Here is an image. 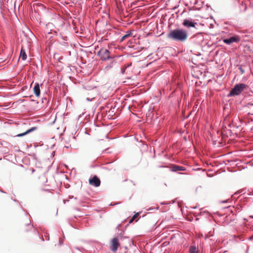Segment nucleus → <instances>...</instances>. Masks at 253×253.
<instances>
[{
	"label": "nucleus",
	"mask_w": 253,
	"mask_h": 253,
	"mask_svg": "<svg viewBox=\"0 0 253 253\" xmlns=\"http://www.w3.org/2000/svg\"><path fill=\"white\" fill-rule=\"evenodd\" d=\"M185 170V168L184 167L178 166H173L171 168V171H177L179 170L183 171Z\"/></svg>",
	"instance_id": "1a4fd4ad"
},
{
	"label": "nucleus",
	"mask_w": 253,
	"mask_h": 253,
	"mask_svg": "<svg viewBox=\"0 0 253 253\" xmlns=\"http://www.w3.org/2000/svg\"><path fill=\"white\" fill-rule=\"evenodd\" d=\"M246 87V85L243 84H236L230 92L229 95L232 96L240 94Z\"/></svg>",
	"instance_id": "f03ea898"
},
{
	"label": "nucleus",
	"mask_w": 253,
	"mask_h": 253,
	"mask_svg": "<svg viewBox=\"0 0 253 253\" xmlns=\"http://www.w3.org/2000/svg\"><path fill=\"white\" fill-rule=\"evenodd\" d=\"M187 32L182 29H176L170 31L168 34V38L171 40L184 42L188 38Z\"/></svg>",
	"instance_id": "f257e3e1"
},
{
	"label": "nucleus",
	"mask_w": 253,
	"mask_h": 253,
	"mask_svg": "<svg viewBox=\"0 0 253 253\" xmlns=\"http://www.w3.org/2000/svg\"><path fill=\"white\" fill-rule=\"evenodd\" d=\"M189 253H199L198 249L195 246H192L189 248Z\"/></svg>",
	"instance_id": "f8f14e48"
},
{
	"label": "nucleus",
	"mask_w": 253,
	"mask_h": 253,
	"mask_svg": "<svg viewBox=\"0 0 253 253\" xmlns=\"http://www.w3.org/2000/svg\"><path fill=\"white\" fill-rule=\"evenodd\" d=\"M92 100V99H89L88 98H86V100L89 101H91Z\"/></svg>",
	"instance_id": "dca6fc26"
},
{
	"label": "nucleus",
	"mask_w": 253,
	"mask_h": 253,
	"mask_svg": "<svg viewBox=\"0 0 253 253\" xmlns=\"http://www.w3.org/2000/svg\"><path fill=\"white\" fill-rule=\"evenodd\" d=\"M89 183L91 185L98 187L100 184V180L96 176H94L92 178L89 179Z\"/></svg>",
	"instance_id": "20e7f679"
},
{
	"label": "nucleus",
	"mask_w": 253,
	"mask_h": 253,
	"mask_svg": "<svg viewBox=\"0 0 253 253\" xmlns=\"http://www.w3.org/2000/svg\"><path fill=\"white\" fill-rule=\"evenodd\" d=\"M196 24V22H193L190 19H184L183 22V25L187 28L195 27Z\"/></svg>",
	"instance_id": "39448f33"
},
{
	"label": "nucleus",
	"mask_w": 253,
	"mask_h": 253,
	"mask_svg": "<svg viewBox=\"0 0 253 253\" xmlns=\"http://www.w3.org/2000/svg\"><path fill=\"white\" fill-rule=\"evenodd\" d=\"M122 73H124V70H123V69H122Z\"/></svg>",
	"instance_id": "f3484780"
},
{
	"label": "nucleus",
	"mask_w": 253,
	"mask_h": 253,
	"mask_svg": "<svg viewBox=\"0 0 253 253\" xmlns=\"http://www.w3.org/2000/svg\"><path fill=\"white\" fill-rule=\"evenodd\" d=\"M98 55L100 57L102 60L105 61L110 58L109 51L106 48L101 49L98 52Z\"/></svg>",
	"instance_id": "7ed1b4c3"
},
{
	"label": "nucleus",
	"mask_w": 253,
	"mask_h": 253,
	"mask_svg": "<svg viewBox=\"0 0 253 253\" xmlns=\"http://www.w3.org/2000/svg\"><path fill=\"white\" fill-rule=\"evenodd\" d=\"M133 220H134V219L132 217V218L130 219V220H129V223H131V222H132L133 221Z\"/></svg>",
	"instance_id": "2eb2a0df"
},
{
	"label": "nucleus",
	"mask_w": 253,
	"mask_h": 253,
	"mask_svg": "<svg viewBox=\"0 0 253 253\" xmlns=\"http://www.w3.org/2000/svg\"><path fill=\"white\" fill-rule=\"evenodd\" d=\"M34 92L37 97H39L40 95L41 90L40 86L39 83H36L35 84L34 87L33 88Z\"/></svg>",
	"instance_id": "0eeeda50"
},
{
	"label": "nucleus",
	"mask_w": 253,
	"mask_h": 253,
	"mask_svg": "<svg viewBox=\"0 0 253 253\" xmlns=\"http://www.w3.org/2000/svg\"><path fill=\"white\" fill-rule=\"evenodd\" d=\"M238 41L237 38L234 37H232L229 39H226L223 40V42L227 44H230V43L234 42H236Z\"/></svg>",
	"instance_id": "6e6552de"
},
{
	"label": "nucleus",
	"mask_w": 253,
	"mask_h": 253,
	"mask_svg": "<svg viewBox=\"0 0 253 253\" xmlns=\"http://www.w3.org/2000/svg\"><path fill=\"white\" fill-rule=\"evenodd\" d=\"M35 129H36V127H32L31 128L28 129L27 130H26L25 132H24L23 133H19V134H17L16 135V136L17 137H19L23 136L28 134L29 133L32 132V131H33Z\"/></svg>",
	"instance_id": "9d476101"
},
{
	"label": "nucleus",
	"mask_w": 253,
	"mask_h": 253,
	"mask_svg": "<svg viewBox=\"0 0 253 253\" xmlns=\"http://www.w3.org/2000/svg\"><path fill=\"white\" fill-rule=\"evenodd\" d=\"M130 32L129 31V32H127V33L126 35H125L124 36H123L121 39V42H123L125 39L128 38V37L130 36Z\"/></svg>",
	"instance_id": "ddd939ff"
},
{
	"label": "nucleus",
	"mask_w": 253,
	"mask_h": 253,
	"mask_svg": "<svg viewBox=\"0 0 253 253\" xmlns=\"http://www.w3.org/2000/svg\"><path fill=\"white\" fill-rule=\"evenodd\" d=\"M20 57L21 58V59L23 60H25L26 59V58H27L26 53L25 52V50L23 49V48H21V49Z\"/></svg>",
	"instance_id": "9b49d317"
},
{
	"label": "nucleus",
	"mask_w": 253,
	"mask_h": 253,
	"mask_svg": "<svg viewBox=\"0 0 253 253\" xmlns=\"http://www.w3.org/2000/svg\"><path fill=\"white\" fill-rule=\"evenodd\" d=\"M112 251H116L119 246V243L118 241V239L117 238H114L112 240Z\"/></svg>",
	"instance_id": "423d86ee"
},
{
	"label": "nucleus",
	"mask_w": 253,
	"mask_h": 253,
	"mask_svg": "<svg viewBox=\"0 0 253 253\" xmlns=\"http://www.w3.org/2000/svg\"><path fill=\"white\" fill-rule=\"evenodd\" d=\"M138 215V213H135L132 217V218L134 219Z\"/></svg>",
	"instance_id": "4468645a"
}]
</instances>
